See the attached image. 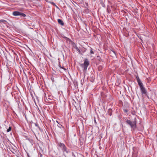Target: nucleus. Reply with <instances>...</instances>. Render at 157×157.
<instances>
[{
	"label": "nucleus",
	"mask_w": 157,
	"mask_h": 157,
	"mask_svg": "<svg viewBox=\"0 0 157 157\" xmlns=\"http://www.w3.org/2000/svg\"><path fill=\"white\" fill-rule=\"evenodd\" d=\"M90 65L89 62L87 59H85L84 60L83 63L81 64V67L83 68V71L84 72H86L87 68Z\"/></svg>",
	"instance_id": "nucleus-1"
},
{
	"label": "nucleus",
	"mask_w": 157,
	"mask_h": 157,
	"mask_svg": "<svg viewBox=\"0 0 157 157\" xmlns=\"http://www.w3.org/2000/svg\"><path fill=\"white\" fill-rule=\"evenodd\" d=\"M57 145L61 148L63 153L66 152L67 153H68L69 152L65 144L63 143L58 142L57 143Z\"/></svg>",
	"instance_id": "nucleus-2"
},
{
	"label": "nucleus",
	"mask_w": 157,
	"mask_h": 157,
	"mask_svg": "<svg viewBox=\"0 0 157 157\" xmlns=\"http://www.w3.org/2000/svg\"><path fill=\"white\" fill-rule=\"evenodd\" d=\"M126 123L130 125L131 128L133 130H135L136 129V122L135 121H132L130 120H127L126 121Z\"/></svg>",
	"instance_id": "nucleus-3"
},
{
	"label": "nucleus",
	"mask_w": 157,
	"mask_h": 157,
	"mask_svg": "<svg viewBox=\"0 0 157 157\" xmlns=\"http://www.w3.org/2000/svg\"><path fill=\"white\" fill-rule=\"evenodd\" d=\"M12 14L14 16H20L22 17H25L26 16V15L25 13L17 11L13 12Z\"/></svg>",
	"instance_id": "nucleus-4"
},
{
	"label": "nucleus",
	"mask_w": 157,
	"mask_h": 157,
	"mask_svg": "<svg viewBox=\"0 0 157 157\" xmlns=\"http://www.w3.org/2000/svg\"><path fill=\"white\" fill-rule=\"evenodd\" d=\"M10 151L14 154H15L17 151V148L15 146H11L10 148Z\"/></svg>",
	"instance_id": "nucleus-5"
},
{
	"label": "nucleus",
	"mask_w": 157,
	"mask_h": 157,
	"mask_svg": "<svg viewBox=\"0 0 157 157\" xmlns=\"http://www.w3.org/2000/svg\"><path fill=\"white\" fill-rule=\"evenodd\" d=\"M140 87L142 94L146 95L147 92L144 86H142Z\"/></svg>",
	"instance_id": "nucleus-6"
},
{
	"label": "nucleus",
	"mask_w": 157,
	"mask_h": 157,
	"mask_svg": "<svg viewBox=\"0 0 157 157\" xmlns=\"http://www.w3.org/2000/svg\"><path fill=\"white\" fill-rule=\"evenodd\" d=\"M136 80L137 81L138 84L139 85V86H140H140H142L143 85V83L141 82V80H140L139 77L138 76H137L136 77Z\"/></svg>",
	"instance_id": "nucleus-7"
},
{
	"label": "nucleus",
	"mask_w": 157,
	"mask_h": 157,
	"mask_svg": "<svg viewBox=\"0 0 157 157\" xmlns=\"http://www.w3.org/2000/svg\"><path fill=\"white\" fill-rule=\"evenodd\" d=\"M58 22L59 24H60L62 26L64 25V23L63 21L62 20L60 19H58Z\"/></svg>",
	"instance_id": "nucleus-8"
},
{
	"label": "nucleus",
	"mask_w": 157,
	"mask_h": 157,
	"mask_svg": "<svg viewBox=\"0 0 157 157\" xmlns=\"http://www.w3.org/2000/svg\"><path fill=\"white\" fill-rule=\"evenodd\" d=\"M108 113L110 116H111L112 113V110L111 109H109L108 111Z\"/></svg>",
	"instance_id": "nucleus-9"
},
{
	"label": "nucleus",
	"mask_w": 157,
	"mask_h": 157,
	"mask_svg": "<svg viewBox=\"0 0 157 157\" xmlns=\"http://www.w3.org/2000/svg\"><path fill=\"white\" fill-rule=\"evenodd\" d=\"M74 48L76 49V50L78 52L79 54H81V51L79 49V48L77 47V46L75 45L74 47Z\"/></svg>",
	"instance_id": "nucleus-10"
},
{
	"label": "nucleus",
	"mask_w": 157,
	"mask_h": 157,
	"mask_svg": "<svg viewBox=\"0 0 157 157\" xmlns=\"http://www.w3.org/2000/svg\"><path fill=\"white\" fill-rule=\"evenodd\" d=\"M11 127H9V128L8 129H7V132H10L11 130Z\"/></svg>",
	"instance_id": "nucleus-11"
},
{
	"label": "nucleus",
	"mask_w": 157,
	"mask_h": 157,
	"mask_svg": "<svg viewBox=\"0 0 157 157\" xmlns=\"http://www.w3.org/2000/svg\"><path fill=\"white\" fill-rule=\"evenodd\" d=\"M102 67L101 66H98V69L99 71H100L102 70Z\"/></svg>",
	"instance_id": "nucleus-12"
},
{
	"label": "nucleus",
	"mask_w": 157,
	"mask_h": 157,
	"mask_svg": "<svg viewBox=\"0 0 157 157\" xmlns=\"http://www.w3.org/2000/svg\"><path fill=\"white\" fill-rule=\"evenodd\" d=\"M50 3H51V4H52V5H53V6H56V7H57L55 4L53 2H50Z\"/></svg>",
	"instance_id": "nucleus-13"
},
{
	"label": "nucleus",
	"mask_w": 157,
	"mask_h": 157,
	"mask_svg": "<svg viewBox=\"0 0 157 157\" xmlns=\"http://www.w3.org/2000/svg\"><path fill=\"white\" fill-rule=\"evenodd\" d=\"M6 22V21L4 20H0V23L1 22H2L3 23H4L5 22Z\"/></svg>",
	"instance_id": "nucleus-14"
},
{
	"label": "nucleus",
	"mask_w": 157,
	"mask_h": 157,
	"mask_svg": "<svg viewBox=\"0 0 157 157\" xmlns=\"http://www.w3.org/2000/svg\"><path fill=\"white\" fill-rule=\"evenodd\" d=\"M90 53L91 54L94 53V52L93 51L92 49V48H91V49L90 50Z\"/></svg>",
	"instance_id": "nucleus-15"
},
{
	"label": "nucleus",
	"mask_w": 157,
	"mask_h": 157,
	"mask_svg": "<svg viewBox=\"0 0 157 157\" xmlns=\"http://www.w3.org/2000/svg\"><path fill=\"white\" fill-rule=\"evenodd\" d=\"M135 155H136V154L133 152V154L132 155V157H136L134 156H135Z\"/></svg>",
	"instance_id": "nucleus-16"
},
{
	"label": "nucleus",
	"mask_w": 157,
	"mask_h": 157,
	"mask_svg": "<svg viewBox=\"0 0 157 157\" xmlns=\"http://www.w3.org/2000/svg\"><path fill=\"white\" fill-rule=\"evenodd\" d=\"M124 112H125V113H127L128 112V110L127 109H125L124 110Z\"/></svg>",
	"instance_id": "nucleus-17"
},
{
	"label": "nucleus",
	"mask_w": 157,
	"mask_h": 157,
	"mask_svg": "<svg viewBox=\"0 0 157 157\" xmlns=\"http://www.w3.org/2000/svg\"><path fill=\"white\" fill-rule=\"evenodd\" d=\"M35 125H36V126H38V125H37V124H36V123H35Z\"/></svg>",
	"instance_id": "nucleus-18"
},
{
	"label": "nucleus",
	"mask_w": 157,
	"mask_h": 157,
	"mask_svg": "<svg viewBox=\"0 0 157 157\" xmlns=\"http://www.w3.org/2000/svg\"><path fill=\"white\" fill-rule=\"evenodd\" d=\"M59 124V126H60H60H61L62 127V126L61 124Z\"/></svg>",
	"instance_id": "nucleus-19"
},
{
	"label": "nucleus",
	"mask_w": 157,
	"mask_h": 157,
	"mask_svg": "<svg viewBox=\"0 0 157 157\" xmlns=\"http://www.w3.org/2000/svg\"><path fill=\"white\" fill-rule=\"evenodd\" d=\"M61 67V68H62L63 69H64V67Z\"/></svg>",
	"instance_id": "nucleus-20"
},
{
	"label": "nucleus",
	"mask_w": 157,
	"mask_h": 157,
	"mask_svg": "<svg viewBox=\"0 0 157 157\" xmlns=\"http://www.w3.org/2000/svg\"><path fill=\"white\" fill-rule=\"evenodd\" d=\"M58 126L60 128H61V127H60V126H59V125H58Z\"/></svg>",
	"instance_id": "nucleus-21"
},
{
	"label": "nucleus",
	"mask_w": 157,
	"mask_h": 157,
	"mask_svg": "<svg viewBox=\"0 0 157 157\" xmlns=\"http://www.w3.org/2000/svg\"><path fill=\"white\" fill-rule=\"evenodd\" d=\"M56 122H57L59 124V123H58V121H56Z\"/></svg>",
	"instance_id": "nucleus-22"
},
{
	"label": "nucleus",
	"mask_w": 157,
	"mask_h": 157,
	"mask_svg": "<svg viewBox=\"0 0 157 157\" xmlns=\"http://www.w3.org/2000/svg\"><path fill=\"white\" fill-rule=\"evenodd\" d=\"M113 53H114V54H115V53L114 52H113Z\"/></svg>",
	"instance_id": "nucleus-23"
}]
</instances>
